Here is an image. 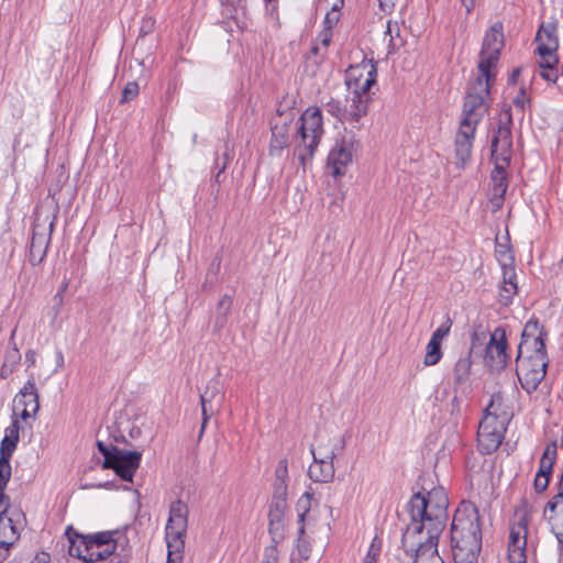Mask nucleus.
Segmentation results:
<instances>
[{
	"instance_id": "de8ad7c7",
	"label": "nucleus",
	"mask_w": 563,
	"mask_h": 563,
	"mask_svg": "<svg viewBox=\"0 0 563 563\" xmlns=\"http://www.w3.org/2000/svg\"><path fill=\"white\" fill-rule=\"evenodd\" d=\"M231 306H232V298L228 295H224L219 300L218 306H217V311H218L219 317L224 319L228 316V313L231 309Z\"/></svg>"
},
{
	"instance_id": "412c9836",
	"label": "nucleus",
	"mask_w": 563,
	"mask_h": 563,
	"mask_svg": "<svg viewBox=\"0 0 563 563\" xmlns=\"http://www.w3.org/2000/svg\"><path fill=\"white\" fill-rule=\"evenodd\" d=\"M142 454L137 451L119 450V454L113 455L111 464L103 468H111L123 481L131 482L135 471L140 466Z\"/></svg>"
},
{
	"instance_id": "864d4df0",
	"label": "nucleus",
	"mask_w": 563,
	"mask_h": 563,
	"mask_svg": "<svg viewBox=\"0 0 563 563\" xmlns=\"http://www.w3.org/2000/svg\"><path fill=\"white\" fill-rule=\"evenodd\" d=\"M503 282H516V271L514 264H506L501 266Z\"/></svg>"
},
{
	"instance_id": "6ab92c4d",
	"label": "nucleus",
	"mask_w": 563,
	"mask_h": 563,
	"mask_svg": "<svg viewBox=\"0 0 563 563\" xmlns=\"http://www.w3.org/2000/svg\"><path fill=\"white\" fill-rule=\"evenodd\" d=\"M224 395L221 393L220 382L217 378L210 379L205 390L200 394V405L202 411V424L200 434L205 431L209 419L218 411L222 405Z\"/></svg>"
},
{
	"instance_id": "58836bf2",
	"label": "nucleus",
	"mask_w": 563,
	"mask_h": 563,
	"mask_svg": "<svg viewBox=\"0 0 563 563\" xmlns=\"http://www.w3.org/2000/svg\"><path fill=\"white\" fill-rule=\"evenodd\" d=\"M97 448L99 452L104 456V461L102 463V467L109 466L113 459V455L119 454V448L115 445H107L102 441L97 442Z\"/></svg>"
},
{
	"instance_id": "1a4fd4ad",
	"label": "nucleus",
	"mask_w": 563,
	"mask_h": 563,
	"mask_svg": "<svg viewBox=\"0 0 563 563\" xmlns=\"http://www.w3.org/2000/svg\"><path fill=\"white\" fill-rule=\"evenodd\" d=\"M188 506L184 501L176 500L172 503L165 529L169 562L176 563L177 560L181 559L185 547L184 537L188 526Z\"/></svg>"
},
{
	"instance_id": "8fccbe9b",
	"label": "nucleus",
	"mask_w": 563,
	"mask_h": 563,
	"mask_svg": "<svg viewBox=\"0 0 563 563\" xmlns=\"http://www.w3.org/2000/svg\"><path fill=\"white\" fill-rule=\"evenodd\" d=\"M530 99L526 92V89L523 87L520 88L519 93L514 99V104L523 111L526 107L529 104Z\"/></svg>"
},
{
	"instance_id": "bf43d9fd",
	"label": "nucleus",
	"mask_w": 563,
	"mask_h": 563,
	"mask_svg": "<svg viewBox=\"0 0 563 563\" xmlns=\"http://www.w3.org/2000/svg\"><path fill=\"white\" fill-rule=\"evenodd\" d=\"M461 1H462V4L465 7L467 13H470L474 9L475 2H476V0H461Z\"/></svg>"
},
{
	"instance_id": "e2e57ef3",
	"label": "nucleus",
	"mask_w": 563,
	"mask_h": 563,
	"mask_svg": "<svg viewBox=\"0 0 563 563\" xmlns=\"http://www.w3.org/2000/svg\"><path fill=\"white\" fill-rule=\"evenodd\" d=\"M67 287H68V280H67V279H65V280L63 282V284H62V286H60V288H59L58 292H57V296H60V295H62V292H64V291L67 289Z\"/></svg>"
},
{
	"instance_id": "c03bdc74",
	"label": "nucleus",
	"mask_w": 563,
	"mask_h": 563,
	"mask_svg": "<svg viewBox=\"0 0 563 563\" xmlns=\"http://www.w3.org/2000/svg\"><path fill=\"white\" fill-rule=\"evenodd\" d=\"M452 327V321L450 318H446L444 322H442L438 329L432 333L431 339L441 343L442 340L450 333Z\"/></svg>"
},
{
	"instance_id": "5701e85b",
	"label": "nucleus",
	"mask_w": 563,
	"mask_h": 563,
	"mask_svg": "<svg viewBox=\"0 0 563 563\" xmlns=\"http://www.w3.org/2000/svg\"><path fill=\"white\" fill-rule=\"evenodd\" d=\"M415 543L413 547L402 543L404 553L412 560L411 563H444L438 552V543H422V541Z\"/></svg>"
},
{
	"instance_id": "a18cd8bd",
	"label": "nucleus",
	"mask_w": 563,
	"mask_h": 563,
	"mask_svg": "<svg viewBox=\"0 0 563 563\" xmlns=\"http://www.w3.org/2000/svg\"><path fill=\"white\" fill-rule=\"evenodd\" d=\"M139 95V85L135 81L128 82L122 92V102H129Z\"/></svg>"
},
{
	"instance_id": "6e6d98bb",
	"label": "nucleus",
	"mask_w": 563,
	"mask_h": 563,
	"mask_svg": "<svg viewBox=\"0 0 563 563\" xmlns=\"http://www.w3.org/2000/svg\"><path fill=\"white\" fill-rule=\"evenodd\" d=\"M266 561L277 562V549L275 545L267 547L265 549Z\"/></svg>"
},
{
	"instance_id": "69168bd1",
	"label": "nucleus",
	"mask_w": 563,
	"mask_h": 563,
	"mask_svg": "<svg viewBox=\"0 0 563 563\" xmlns=\"http://www.w3.org/2000/svg\"><path fill=\"white\" fill-rule=\"evenodd\" d=\"M519 71H520V69H519V68L515 69V70H514V73H512V77H515L516 75H518V74H519Z\"/></svg>"
},
{
	"instance_id": "423d86ee",
	"label": "nucleus",
	"mask_w": 563,
	"mask_h": 563,
	"mask_svg": "<svg viewBox=\"0 0 563 563\" xmlns=\"http://www.w3.org/2000/svg\"><path fill=\"white\" fill-rule=\"evenodd\" d=\"M537 53L540 57L539 66L541 68L540 76L549 81L555 82L559 76L558 64H559V34H558V22L548 21L542 22L537 35Z\"/></svg>"
},
{
	"instance_id": "7c9ffc66",
	"label": "nucleus",
	"mask_w": 563,
	"mask_h": 563,
	"mask_svg": "<svg viewBox=\"0 0 563 563\" xmlns=\"http://www.w3.org/2000/svg\"><path fill=\"white\" fill-rule=\"evenodd\" d=\"M287 481H288V463L287 460L283 459L278 462L275 470V495L283 497L287 492Z\"/></svg>"
},
{
	"instance_id": "4d7b16f0",
	"label": "nucleus",
	"mask_w": 563,
	"mask_h": 563,
	"mask_svg": "<svg viewBox=\"0 0 563 563\" xmlns=\"http://www.w3.org/2000/svg\"><path fill=\"white\" fill-rule=\"evenodd\" d=\"M310 53L314 56H319L320 60H322L325 56L327 51H324L323 47L318 43H314L310 49Z\"/></svg>"
},
{
	"instance_id": "c85d7f7f",
	"label": "nucleus",
	"mask_w": 563,
	"mask_h": 563,
	"mask_svg": "<svg viewBox=\"0 0 563 563\" xmlns=\"http://www.w3.org/2000/svg\"><path fill=\"white\" fill-rule=\"evenodd\" d=\"M305 514L299 515V530L296 549L291 553V563H302L308 560L311 554L310 543L303 539L305 527H303Z\"/></svg>"
},
{
	"instance_id": "e433bc0d",
	"label": "nucleus",
	"mask_w": 563,
	"mask_h": 563,
	"mask_svg": "<svg viewBox=\"0 0 563 563\" xmlns=\"http://www.w3.org/2000/svg\"><path fill=\"white\" fill-rule=\"evenodd\" d=\"M11 477V464L10 460H7L5 457H0V496L3 499H9L4 495V489L7 487L8 482Z\"/></svg>"
},
{
	"instance_id": "2f4dec72",
	"label": "nucleus",
	"mask_w": 563,
	"mask_h": 563,
	"mask_svg": "<svg viewBox=\"0 0 563 563\" xmlns=\"http://www.w3.org/2000/svg\"><path fill=\"white\" fill-rule=\"evenodd\" d=\"M558 456V443L556 441H551L544 449V452L539 462V470L544 473L548 472L552 474L553 465L556 461Z\"/></svg>"
},
{
	"instance_id": "338daca9",
	"label": "nucleus",
	"mask_w": 563,
	"mask_h": 563,
	"mask_svg": "<svg viewBox=\"0 0 563 563\" xmlns=\"http://www.w3.org/2000/svg\"><path fill=\"white\" fill-rule=\"evenodd\" d=\"M265 563H274V562H272V561H266Z\"/></svg>"
},
{
	"instance_id": "cd10ccee",
	"label": "nucleus",
	"mask_w": 563,
	"mask_h": 563,
	"mask_svg": "<svg viewBox=\"0 0 563 563\" xmlns=\"http://www.w3.org/2000/svg\"><path fill=\"white\" fill-rule=\"evenodd\" d=\"M66 536L69 541V555L87 562L88 549L86 550L85 547L88 545V536L77 533L73 527H67Z\"/></svg>"
},
{
	"instance_id": "bb28decb",
	"label": "nucleus",
	"mask_w": 563,
	"mask_h": 563,
	"mask_svg": "<svg viewBox=\"0 0 563 563\" xmlns=\"http://www.w3.org/2000/svg\"><path fill=\"white\" fill-rule=\"evenodd\" d=\"M289 124L286 122L274 123L272 125V140L269 144V154L272 156H279L282 151L288 146L289 143Z\"/></svg>"
},
{
	"instance_id": "4be33fe9",
	"label": "nucleus",
	"mask_w": 563,
	"mask_h": 563,
	"mask_svg": "<svg viewBox=\"0 0 563 563\" xmlns=\"http://www.w3.org/2000/svg\"><path fill=\"white\" fill-rule=\"evenodd\" d=\"M527 522L521 519L512 527L509 534L508 560L509 563H527Z\"/></svg>"
},
{
	"instance_id": "37998d69",
	"label": "nucleus",
	"mask_w": 563,
	"mask_h": 563,
	"mask_svg": "<svg viewBox=\"0 0 563 563\" xmlns=\"http://www.w3.org/2000/svg\"><path fill=\"white\" fill-rule=\"evenodd\" d=\"M18 442L19 441H13V439L3 438L0 444V457L10 460L16 449Z\"/></svg>"
},
{
	"instance_id": "c9c22d12",
	"label": "nucleus",
	"mask_w": 563,
	"mask_h": 563,
	"mask_svg": "<svg viewBox=\"0 0 563 563\" xmlns=\"http://www.w3.org/2000/svg\"><path fill=\"white\" fill-rule=\"evenodd\" d=\"M385 37H388V46L393 49L402 45V40L400 38V27L397 22L390 20L387 22Z\"/></svg>"
},
{
	"instance_id": "a211bd4d",
	"label": "nucleus",
	"mask_w": 563,
	"mask_h": 563,
	"mask_svg": "<svg viewBox=\"0 0 563 563\" xmlns=\"http://www.w3.org/2000/svg\"><path fill=\"white\" fill-rule=\"evenodd\" d=\"M559 492L545 505L543 516L548 519L551 531L563 545V472L558 485Z\"/></svg>"
},
{
	"instance_id": "0eeeda50",
	"label": "nucleus",
	"mask_w": 563,
	"mask_h": 563,
	"mask_svg": "<svg viewBox=\"0 0 563 563\" xmlns=\"http://www.w3.org/2000/svg\"><path fill=\"white\" fill-rule=\"evenodd\" d=\"M494 81L495 78H486L478 74L470 85L464 100L460 125L476 129L488 109L487 101L490 95V86Z\"/></svg>"
},
{
	"instance_id": "7ed1b4c3",
	"label": "nucleus",
	"mask_w": 563,
	"mask_h": 563,
	"mask_svg": "<svg viewBox=\"0 0 563 563\" xmlns=\"http://www.w3.org/2000/svg\"><path fill=\"white\" fill-rule=\"evenodd\" d=\"M451 543L455 563H477L482 549V529L476 506L463 500L454 511Z\"/></svg>"
},
{
	"instance_id": "0e129e2a",
	"label": "nucleus",
	"mask_w": 563,
	"mask_h": 563,
	"mask_svg": "<svg viewBox=\"0 0 563 563\" xmlns=\"http://www.w3.org/2000/svg\"><path fill=\"white\" fill-rule=\"evenodd\" d=\"M363 563H376V561L364 558Z\"/></svg>"
},
{
	"instance_id": "3c124183",
	"label": "nucleus",
	"mask_w": 563,
	"mask_h": 563,
	"mask_svg": "<svg viewBox=\"0 0 563 563\" xmlns=\"http://www.w3.org/2000/svg\"><path fill=\"white\" fill-rule=\"evenodd\" d=\"M155 27V19L152 16H145L142 19L140 26V35H147L153 32Z\"/></svg>"
},
{
	"instance_id": "f257e3e1",
	"label": "nucleus",
	"mask_w": 563,
	"mask_h": 563,
	"mask_svg": "<svg viewBox=\"0 0 563 563\" xmlns=\"http://www.w3.org/2000/svg\"><path fill=\"white\" fill-rule=\"evenodd\" d=\"M449 497L443 487L412 495L408 503L410 522L402 533L401 543L410 547L416 541L439 543L448 521Z\"/></svg>"
},
{
	"instance_id": "dca6fc26",
	"label": "nucleus",
	"mask_w": 563,
	"mask_h": 563,
	"mask_svg": "<svg viewBox=\"0 0 563 563\" xmlns=\"http://www.w3.org/2000/svg\"><path fill=\"white\" fill-rule=\"evenodd\" d=\"M113 534L111 531H102L88 536V545L85 547L88 549L87 562L95 563L113 555L117 549Z\"/></svg>"
},
{
	"instance_id": "a19ab883",
	"label": "nucleus",
	"mask_w": 563,
	"mask_h": 563,
	"mask_svg": "<svg viewBox=\"0 0 563 563\" xmlns=\"http://www.w3.org/2000/svg\"><path fill=\"white\" fill-rule=\"evenodd\" d=\"M550 476H551L550 473H548V472L542 473L540 470H538L536 477H534V482H533V487H534L536 493H538V494L543 493L548 488L549 483H550Z\"/></svg>"
},
{
	"instance_id": "6e6552de",
	"label": "nucleus",
	"mask_w": 563,
	"mask_h": 563,
	"mask_svg": "<svg viewBox=\"0 0 563 563\" xmlns=\"http://www.w3.org/2000/svg\"><path fill=\"white\" fill-rule=\"evenodd\" d=\"M299 121L302 145L297 148V155L301 166L306 167L307 163L312 159L324 133L321 110L310 107L303 111Z\"/></svg>"
},
{
	"instance_id": "f8f14e48",
	"label": "nucleus",
	"mask_w": 563,
	"mask_h": 563,
	"mask_svg": "<svg viewBox=\"0 0 563 563\" xmlns=\"http://www.w3.org/2000/svg\"><path fill=\"white\" fill-rule=\"evenodd\" d=\"M56 216L44 210L35 213L32 239L30 243L29 261L35 266L43 262L46 256Z\"/></svg>"
},
{
	"instance_id": "a878e982",
	"label": "nucleus",
	"mask_w": 563,
	"mask_h": 563,
	"mask_svg": "<svg viewBox=\"0 0 563 563\" xmlns=\"http://www.w3.org/2000/svg\"><path fill=\"white\" fill-rule=\"evenodd\" d=\"M309 477L316 483H329L334 477L333 460L313 459L308 468Z\"/></svg>"
},
{
	"instance_id": "79ce46f5",
	"label": "nucleus",
	"mask_w": 563,
	"mask_h": 563,
	"mask_svg": "<svg viewBox=\"0 0 563 563\" xmlns=\"http://www.w3.org/2000/svg\"><path fill=\"white\" fill-rule=\"evenodd\" d=\"M340 20V10L336 4L332 7L330 11L327 12L324 20H323V29L332 31L333 26L336 25V23Z\"/></svg>"
},
{
	"instance_id": "09e8293b",
	"label": "nucleus",
	"mask_w": 563,
	"mask_h": 563,
	"mask_svg": "<svg viewBox=\"0 0 563 563\" xmlns=\"http://www.w3.org/2000/svg\"><path fill=\"white\" fill-rule=\"evenodd\" d=\"M19 418L12 416V423L5 429L4 438L13 439V441H19Z\"/></svg>"
},
{
	"instance_id": "13d9d810",
	"label": "nucleus",
	"mask_w": 563,
	"mask_h": 563,
	"mask_svg": "<svg viewBox=\"0 0 563 563\" xmlns=\"http://www.w3.org/2000/svg\"><path fill=\"white\" fill-rule=\"evenodd\" d=\"M378 1H379V5H380L382 10L389 11L395 7L397 0H378Z\"/></svg>"
},
{
	"instance_id": "f03ea898",
	"label": "nucleus",
	"mask_w": 563,
	"mask_h": 563,
	"mask_svg": "<svg viewBox=\"0 0 563 563\" xmlns=\"http://www.w3.org/2000/svg\"><path fill=\"white\" fill-rule=\"evenodd\" d=\"M547 332L538 319H530L522 331L517 355V375L527 393L534 391L547 374Z\"/></svg>"
},
{
	"instance_id": "f704fd0d",
	"label": "nucleus",
	"mask_w": 563,
	"mask_h": 563,
	"mask_svg": "<svg viewBox=\"0 0 563 563\" xmlns=\"http://www.w3.org/2000/svg\"><path fill=\"white\" fill-rule=\"evenodd\" d=\"M442 357L441 343L430 339L426 347L423 363L427 366H433L440 362Z\"/></svg>"
},
{
	"instance_id": "ddd939ff",
	"label": "nucleus",
	"mask_w": 563,
	"mask_h": 563,
	"mask_svg": "<svg viewBox=\"0 0 563 563\" xmlns=\"http://www.w3.org/2000/svg\"><path fill=\"white\" fill-rule=\"evenodd\" d=\"M40 410V396L35 379L31 376L13 398V417L31 427Z\"/></svg>"
},
{
	"instance_id": "ea45409f",
	"label": "nucleus",
	"mask_w": 563,
	"mask_h": 563,
	"mask_svg": "<svg viewBox=\"0 0 563 563\" xmlns=\"http://www.w3.org/2000/svg\"><path fill=\"white\" fill-rule=\"evenodd\" d=\"M517 292V283L516 282H503V286L500 288V301L505 305L509 303L512 296Z\"/></svg>"
},
{
	"instance_id": "603ef678",
	"label": "nucleus",
	"mask_w": 563,
	"mask_h": 563,
	"mask_svg": "<svg viewBox=\"0 0 563 563\" xmlns=\"http://www.w3.org/2000/svg\"><path fill=\"white\" fill-rule=\"evenodd\" d=\"M331 41H332V31H330L329 29L328 30L323 29L317 37V43L319 45H321L324 51H327Z\"/></svg>"
},
{
	"instance_id": "49530a36",
	"label": "nucleus",
	"mask_w": 563,
	"mask_h": 563,
	"mask_svg": "<svg viewBox=\"0 0 563 563\" xmlns=\"http://www.w3.org/2000/svg\"><path fill=\"white\" fill-rule=\"evenodd\" d=\"M343 110L344 107L341 106L339 100H330L327 103V111L333 117L338 118L343 123Z\"/></svg>"
},
{
	"instance_id": "4c0bfd02",
	"label": "nucleus",
	"mask_w": 563,
	"mask_h": 563,
	"mask_svg": "<svg viewBox=\"0 0 563 563\" xmlns=\"http://www.w3.org/2000/svg\"><path fill=\"white\" fill-rule=\"evenodd\" d=\"M495 255H496V258L499 262L500 266L515 263L514 255H512L508 244H501L497 241Z\"/></svg>"
},
{
	"instance_id": "c756f323",
	"label": "nucleus",
	"mask_w": 563,
	"mask_h": 563,
	"mask_svg": "<svg viewBox=\"0 0 563 563\" xmlns=\"http://www.w3.org/2000/svg\"><path fill=\"white\" fill-rule=\"evenodd\" d=\"M471 354L472 352L470 350L467 353L461 355L456 361L453 367V378L455 385L460 386L468 380L473 364Z\"/></svg>"
},
{
	"instance_id": "72a5a7b5",
	"label": "nucleus",
	"mask_w": 563,
	"mask_h": 563,
	"mask_svg": "<svg viewBox=\"0 0 563 563\" xmlns=\"http://www.w3.org/2000/svg\"><path fill=\"white\" fill-rule=\"evenodd\" d=\"M21 360V354L19 350L14 346L11 350H8L4 356L3 364L0 369L1 378H8L14 371L15 366L19 364Z\"/></svg>"
},
{
	"instance_id": "052dcab7",
	"label": "nucleus",
	"mask_w": 563,
	"mask_h": 563,
	"mask_svg": "<svg viewBox=\"0 0 563 563\" xmlns=\"http://www.w3.org/2000/svg\"><path fill=\"white\" fill-rule=\"evenodd\" d=\"M25 358L26 361L33 365L35 363V352L33 351H29L26 354H25Z\"/></svg>"
},
{
	"instance_id": "20e7f679",
	"label": "nucleus",
	"mask_w": 563,
	"mask_h": 563,
	"mask_svg": "<svg viewBox=\"0 0 563 563\" xmlns=\"http://www.w3.org/2000/svg\"><path fill=\"white\" fill-rule=\"evenodd\" d=\"M511 114L509 110L500 113L498 129L492 140V159L494 169L490 174L492 202L500 207L508 188V167L512 156Z\"/></svg>"
},
{
	"instance_id": "aec40b11",
	"label": "nucleus",
	"mask_w": 563,
	"mask_h": 563,
	"mask_svg": "<svg viewBox=\"0 0 563 563\" xmlns=\"http://www.w3.org/2000/svg\"><path fill=\"white\" fill-rule=\"evenodd\" d=\"M369 95L350 93L343 110V123L351 125L353 129H361V120L367 114Z\"/></svg>"
},
{
	"instance_id": "680f3d73",
	"label": "nucleus",
	"mask_w": 563,
	"mask_h": 563,
	"mask_svg": "<svg viewBox=\"0 0 563 563\" xmlns=\"http://www.w3.org/2000/svg\"><path fill=\"white\" fill-rule=\"evenodd\" d=\"M459 408H460V399L457 397H454L452 399V412H454L455 410L459 411Z\"/></svg>"
},
{
	"instance_id": "2eb2a0df",
	"label": "nucleus",
	"mask_w": 563,
	"mask_h": 563,
	"mask_svg": "<svg viewBox=\"0 0 563 563\" xmlns=\"http://www.w3.org/2000/svg\"><path fill=\"white\" fill-rule=\"evenodd\" d=\"M508 360L506 332L497 328L490 334L485 350V361L492 371H500L506 367Z\"/></svg>"
},
{
	"instance_id": "393cba45",
	"label": "nucleus",
	"mask_w": 563,
	"mask_h": 563,
	"mask_svg": "<svg viewBox=\"0 0 563 563\" xmlns=\"http://www.w3.org/2000/svg\"><path fill=\"white\" fill-rule=\"evenodd\" d=\"M475 131L476 129L468 128L467 125H460L459 128L455 137V157L460 167H464L471 158Z\"/></svg>"
},
{
	"instance_id": "39448f33",
	"label": "nucleus",
	"mask_w": 563,
	"mask_h": 563,
	"mask_svg": "<svg viewBox=\"0 0 563 563\" xmlns=\"http://www.w3.org/2000/svg\"><path fill=\"white\" fill-rule=\"evenodd\" d=\"M509 421L510 413L504 405L501 394H493L477 431V445L482 453L490 454L500 446Z\"/></svg>"
},
{
	"instance_id": "f3484780",
	"label": "nucleus",
	"mask_w": 563,
	"mask_h": 563,
	"mask_svg": "<svg viewBox=\"0 0 563 563\" xmlns=\"http://www.w3.org/2000/svg\"><path fill=\"white\" fill-rule=\"evenodd\" d=\"M355 143L352 139L336 142L328 155V168L333 176L344 175L352 163Z\"/></svg>"
},
{
	"instance_id": "473e14b6",
	"label": "nucleus",
	"mask_w": 563,
	"mask_h": 563,
	"mask_svg": "<svg viewBox=\"0 0 563 563\" xmlns=\"http://www.w3.org/2000/svg\"><path fill=\"white\" fill-rule=\"evenodd\" d=\"M269 533L272 534L273 541L276 543L283 539L284 536V522L283 512L277 506L275 510L269 511Z\"/></svg>"
},
{
	"instance_id": "5fc2aeb1",
	"label": "nucleus",
	"mask_w": 563,
	"mask_h": 563,
	"mask_svg": "<svg viewBox=\"0 0 563 563\" xmlns=\"http://www.w3.org/2000/svg\"><path fill=\"white\" fill-rule=\"evenodd\" d=\"M379 553H380V548L378 545H376L375 542L373 541L369 545V549H368L365 558L377 561Z\"/></svg>"
},
{
	"instance_id": "9d476101",
	"label": "nucleus",
	"mask_w": 563,
	"mask_h": 563,
	"mask_svg": "<svg viewBox=\"0 0 563 563\" xmlns=\"http://www.w3.org/2000/svg\"><path fill=\"white\" fill-rule=\"evenodd\" d=\"M23 522L24 514L11 508L9 499L0 496V563L9 558L12 547L19 541Z\"/></svg>"
},
{
	"instance_id": "9b49d317",
	"label": "nucleus",
	"mask_w": 563,
	"mask_h": 563,
	"mask_svg": "<svg viewBox=\"0 0 563 563\" xmlns=\"http://www.w3.org/2000/svg\"><path fill=\"white\" fill-rule=\"evenodd\" d=\"M504 47L503 24L495 23L485 33L479 60L477 65L478 74L486 78H496L497 64L501 48Z\"/></svg>"
},
{
	"instance_id": "4468645a",
	"label": "nucleus",
	"mask_w": 563,
	"mask_h": 563,
	"mask_svg": "<svg viewBox=\"0 0 563 563\" xmlns=\"http://www.w3.org/2000/svg\"><path fill=\"white\" fill-rule=\"evenodd\" d=\"M376 78V65L372 60H364L347 69L345 84L350 93L369 95L371 87L375 85Z\"/></svg>"
},
{
	"instance_id": "b1692460",
	"label": "nucleus",
	"mask_w": 563,
	"mask_h": 563,
	"mask_svg": "<svg viewBox=\"0 0 563 563\" xmlns=\"http://www.w3.org/2000/svg\"><path fill=\"white\" fill-rule=\"evenodd\" d=\"M344 448V441L340 437H331L328 433H319L316 438V445L311 448L313 459L334 460L336 454Z\"/></svg>"
}]
</instances>
